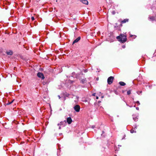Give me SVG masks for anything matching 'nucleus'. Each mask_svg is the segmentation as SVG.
I'll use <instances>...</instances> for the list:
<instances>
[{
  "instance_id": "obj_29",
  "label": "nucleus",
  "mask_w": 156,
  "mask_h": 156,
  "mask_svg": "<svg viewBox=\"0 0 156 156\" xmlns=\"http://www.w3.org/2000/svg\"><path fill=\"white\" fill-rule=\"evenodd\" d=\"M59 125V124H58V125Z\"/></svg>"
},
{
  "instance_id": "obj_20",
  "label": "nucleus",
  "mask_w": 156,
  "mask_h": 156,
  "mask_svg": "<svg viewBox=\"0 0 156 156\" xmlns=\"http://www.w3.org/2000/svg\"><path fill=\"white\" fill-rule=\"evenodd\" d=\"M58 97L59 99H60L61 98V97L59 95H58Z\"/></svg>"
},
{
  "instance_id": "obj_22",
  "label": "nucleus",
  "mask_w": 156,
  "mask_h": 156,
  "mask_svg": "<svg viewBox=\"0 0 156 156\" xmlns=\"http://www.w3.org/2000/svg\"><path fill=\"white\" fill-rule=\"evenodd\" d=\"M92 95H93V96H95V93L93 94H92Z\"/></svg>"
},
{
  "instance_id": "obj_30",
  "label": "nucleus",
  "mask_w": 156,
  "mask_h": 156,
  "mask_svg": "<svg viewBox=\"0 0 156 156\" xmlns=\"http://www.w3.org/2000/svg\"><path fill=\"white\" fill-rule=\"evenodd\" d=\"M121 26H122V24H121Z\"/></svg>"
},
{
  "instance_id": "obj_2",
  "label": "nucleus",
  "mask_w": 156,
  "mask_h": 156,
  "mask_svg": "<svg viewBox=\"0 0 156 156\" xmlns=\"http://www.w3.org/2000/svg\"><path fill=\"white\" fill-rule=\"evenodd\" d=\"M114 79V77L113 76H111L109 77L107 80L108 83L109 84H111L113 80Z\"/></svg>"
},
{
  "instance_id": "obj_14",
  "label": "nucleus",
  "mask_w": 156,
  "mask_h": 156,
  "mask_svg": "<svg viewBox=\"0 0 156 156\" xmlns=\"http://www.w3.org/2000/svg\"><path fill=\"white\" fill-rule=\"evenodd\" d=\"M130 93H131V91L130 90H129L127 92V94L128 95L130 94Z\"/></svg>"
},
{
  "instance_id": "obj_19",
  "label": "nucleus",
  "mask_w": 156,
  "mask_h": 156,
  "mask_svg": "<svg viewBox=\"0 0 156 156\" xmlns=\"http://www.w3.org/2000/svg\"><path fill=\"white\" fill-rule=\"evenodd\" d=\"M95 126H94V125L92 126H91V128H93V129L94 128H95Z\"/></svg>"
},
{
  "instance_id": "obj_15",
  "label": "nucleus",
  "mask_w": 156,
  "mask_h": 156,
  "mask_svg": "<svg viewBox=\"0 0 156 156\" xmlns=\"http://www.w3.org/2000/svg\"><path fill=\"white\" fill-rule=\"evenodd\" d=\"M13 100L10 103H7L6 105H9V104H11L13 102Z\"/></svg>"
},
{
  "instance_id": "obj_8",
  "label": "nucleus",
  "mask_w": 156,
  "mask_h": 156,
  "mask_svg": "<svg viewBox=\"0 0 156 156\" xmlns=\"http://www.w3.org/2000/svg\"><path fill=\"white\" fill-rule=\"evenodd\" d=\"M80 39V37H77L76 39L73 42V44H74V43L78 42Z\"/></svg>"
},
{
  "instance_id": "obj_12",
  "label": "nucleus",
  "mask_w": 156,
  "mask_h": 156,
  "mask_svg": "<svg viewBox=\"0 0 156 156\" xmlns=\"http://www.w3.org/2000/svg\"><path fill=\"white\" fill-rule=\"evenodd\" d=\"M85 81H86V80H85V79H82V80H81V82L82 83H84L85 82Z\"/></svg>"
},
{
  "instance_id": "obj_1",
  "label": "nucleus",
  "mask_w": 156,
  "mask_h": 156,
  "mask_svg": "<svg viewBox=\"0 0 156 156\" xmlns=\"http://www.w3.org/2000/svg\"><path fill=\"white\" fill-rule=\"evenodd\" d=\"M119 41L122 43H124L126 41V36L124 34H121L120 36H118L116 37Z\"/></svg>"
},
{
  "instance_id": "obj_3",
  "label": "nucleus",
  "mask_w": 156,
  "mask_h": 156,
  "mask_svg": "<svg viewBox=\"0 0 156 156\" xmlns=\"http://www.w3.org/2000/svg\"><path fill=\"white\" fill-rule=\"evenodd\" d=\"M74 108L76 112H79L80 109V106L78 105H76L74 107Z\"/></svg>"
},
{
  "instance_id": "obj_23",
  "label": "nucleus",
  "mask_w": 156,
  "mask_h": 156,
  "mask_svg": "<svg viewBox=\"0 0 156 156\" xmlns=\"http://www.w3.org/2000/svg\"><path fill=\"white\" fill-rule=\"evenodd\" d=\"M96 99H98V97L97 96L96 97Z\"/></svg>"
},
{
  "instance_id": "obj_28",
  "label": "nucleus",
  "mask_w": 156,
  "mask_h": 156,
  "mask_svg": "<svg viewBox=\"0 0 156 156\" xmlns=\"http://www.w3.org/2000/svg\"><path fill=\"white\" fill-rule=\"evenodd\" d=\"M130 36L131 37H132V35H131V36Z\"/></svg>"
},
{
  "instance_id": "obj_16",
  "label": "nucleus",
  "mask_w": 156,
  "mask_h": 156,
  "mask_svg": "<svg viewBox=\"0 0 156 156\" xmlns=\"http://www.w3.org/2000/svg\"><path fill=\"white\" fill-rule=\"evenodd\" d=\"M31 20H32V21H33L34 20V18L33 16H32L31 17Z\"/></svg>"
},
{
  "instance_id": "obj_7",
  "label": "nucleus",
  "mask_w": 156,
  "mask_h": 156,
  "mask_svg": "<svg viewBox=\"0 0 156 156\" xmlns=\"http://www.w3.org/2000/svg\"><path fill=\"white\" fill-rule=\"evenodd\" d=\"M81 2L85 4L86 5H88V2L86 0H79Z\"/></svg>"
},
{
  "instance_id": "obj_4",
  "label": "nucleus",
  "mask_w": 156,
  "mask_h": 156,
  "mask_svg": "<svg viewBox=\"0 0 156 156\" xmlns=\"http://www.w3.org/2000/svg\"><path fill=\"white\" fill-rule=\"evenodd\" d=\"M37 76L41 78L42 79H44V78L43 74L41 73H38Z\"/></svg>"
},
{
  "instance_id": "obj_27",
  "label": "nucleus",
  "mask_w": 156,
  "mask_h": 156,
  "mask_svg": "<svg viewBox=\"0 0 156 156\" xmlns=\"http://www.w3.org/2000/svg\"><path fill=\"white\" fill-rule=\"evenodd\" d=\"M59 129H61V127H59Z\"/></svg>"
},
{
  "instance_id": "obj_24",
  "label": "nucleus",
  "mask_w": 156,
  "mask_h": 156,
  "mask_svg": "<svg viewBox=\"0 0 156 156\" xmlns=\"http://www.w3.org/2000/svg\"><path fill=\"white\" fill-rule=\"evenodd\" d=\"M137 103H139V101H137Z\"/></svg>"
},
{
  "instance_id": "obj_9",
  "label": "nucleus",
  "mask_w": 156,
  "mask_h": 156,
  "mask_svg": "<svg viewBox=\"0 0 156 156\" xmlns=\"http://www.w3.org/2000/svg\"><path fill=\"white\" fill-rule=\"evenodd\" d=\"M129 20L128 19H125L123 20H122L121 22V23H124L126 22H128L129 21Z\"/></svg>"
},
{
  "instance_id": "obj_11",
  "label": "nucleus",
  "mask_w": 156,
  "mask_h": 156,
  "mask_svg": "<svg viewBox=\"0 0 156 156\" xmlns=\"http://www.w3.org/2000/svg\"><path fill=\"white\" fill-rule=\"evenodd\" d=\"M119 84H120V85L122 86H124L126 85V83H124L123 82H122V81L120 82H119Z\"/></svg>"
},
{
  "instance_id": "obj_17",
  "label": "nucleus",
  "mask_w": 156,
  "mask_h": 156,
  "mask_svg": "<svg viewBox=\"0 0 156 156\" xmlns=\"http://www.w3.org/2000/svg\"><path fill=\"white\" fill-rule=\"evenodd\" d=\"M76 101H77L78 100L79 98L77 97H76Z\"/></svg>"
},
{
  "instance_id": "obj_10",
  "label": "nucleus",
  "mask_w": 156,
  "mask_h": 156,
  "mask_svg": "<svg viewBox=\"0 0 156 156\" xmlns=\"http://www.w3.org/2000/svg\"><path fill=\"white\" fill-rule=\"evenodd\" d=\"M6 53L8 55H12V54L13 53L12 51H7L6 52Z\"/></svg>"
},
{
  "instance_id": "obj_18",
  "label": "nucleus",
  "mask_w": 156,
  "mask_h": 156,
  "mask_svg": "<svg viewBox=\"0 0 156 156\" xmlns=\"http://www.w3.org/2000/svg\"><path fill=\"white\" fill-rule=\"evenodd\" d=\"M130 132H131V133H133L134 132V131L133 130H131L130 131Z\"/></svg>"
},
{
  "instance_id": "obj_26",
  "label": "nucleus",
  "mask_w": 156,
  "mask_h": 156,
  "mask_svg": "<svg viewBox=\"0 0 156 156\" xmlns=\"http://www.w3.org/2000/svg\"><path fill=\"white\" fill-rule=\"evenodd\" d=\"M122 47L123 48H124L125 47V46H123Z\"/></svg>"
},
{
  "instance_id": "obj_5",
  "label": "nucleus",
  "mask_w": 156,
  "mask_h": 156,
  "mask_svg": "<svg viewBox=\"0 0 156 156\" xmlns=\"http://www.w3.org/2000/svg\"><path fill=\"white\" fill-rule=\"evenodd\" d=\"M148 19L150 21H153L155 20V18L154 16H149L148 17Z\"/></svg>"
},
{
  "instance_id": "obj_25",
  "label": "nucleus",
  "mask_w": 156,
  "mask_h": 156,
  "mask_svg": "<svg viewBox=\"0 0 156 156\" xmlns=\"http://www.w3.org/2000/svg\"><path fill=\"white\" fill-rule=\"evenodd\" d=\"M60 124H60V125H62V122H60Z\"/></svg>"
},
{
  "instance_id": "obj_6",
  "label": "nucleus",
  "mask_w": 156,
  "mask_h": 156,
  "mask_svg": "<svg viewBox=\"0 0 156 156\" xmlns=\"http://www.w3.org/2000/svg\"><path fill=\"white\" fill-rule=\"evenodd\" d=\"M67 122L69 124H70L72 122V120L71 117H69L67 119Z\"/></svg>"
},
{
  "instance_id": "obj_21",
  "label": "nucleus",
  "mask_w": 156,
  "mask_h": 156,
  "mask_svg": "<svg viewBox=\"0 0 156 156\" xmlns=\"http://www.w3.org/2000/svg\"><path fill=\"white\" fill-rule=\"evenodd\" d=\"M84 72L86 73V72H87V70L86 69L85 70H84Z\"/></svg>"
},
{
  "instance_id": "obj_13",
  "label": "nucleus",
  "mask_w": 156,
  "mask_h": 156,
  "mask_svg": "<svg viewBox=\"0 0 156 156\" xmlns=\"http://www.w3.org/2000/svg\"><path fill=\"white\" fill-rule=\"evenodd\" d=\"M133 120H134V121H137V117H135V118H133Z\"/></svg>"
}]
</instances>
